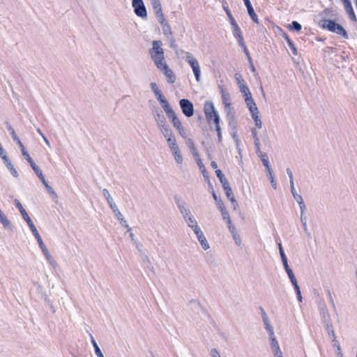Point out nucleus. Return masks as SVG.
<instances>
[{"label":"nucleus","instance_id":"obj_1","mask_svg":"<svg viewBox=\"0 0 357 357\" xmlns=\"http://www.w3.org/2000/svg\"><path fill=\"white\" fill-rule=\"evenodd\" d=\"M162 46V43L161 40H153L152 48L149 50V54L158 69L165 76L167 82L169 84H174L176 81V75L165 61L164 50Z\"/></svg>","mask_w":357,"mask_h":357},{"label":"nucleus","instance_id":"obj_2","mask_svg":"<svg viewBox=\"0 0 357 357\" xmlns=\"http://www.w3.org/2000/svg\"><path fill=\"white\" fill-rule=\"evenodd\" d=\"M5 124L6 126V128L10 132V135L12 136V138H13V141L15 142L18 144V146H20V148L21 149L22 155L27 160V162L30 164V165L32 167V169H33L34 168L37 167L38 165L34 162V161L33 160V159L31 158V157L29 154V153L26 151L25 146H24L22 142H21L20 139L17 135V134H16L14 128L11 126V124L8 121H6Z\"/></svg>","mask_w":357,"mask_h":357},{"label":"nucleus","instance_id":"obj_3","mask_svg":"<svg viewBox=\"0 0 357 357\" xmlns=\"http://www.w3.org/2000/svg\"><path fill=\"white\" fill-rule=\"evenodd\" d=\"M321 26L331 32H334L344 38H348V34L343 26L331 20H324L321 21Z\"/></svg>","mask_w":357,"mask_h":357},{"label":"nucleus","instance_id":"obj_4","mask_svg":"<svg viewBox=\"0 0 357 357\" xmlns=\"http://www.w3.org/2000/svg\"><path fill=\"white\" fill-rule=\"evenodd\" d=\"M317 296L318 298L317 300V303L318 305V310L321 319V322L324 324V326H330V324H332V322L327 306L324 301L319 297L318 294Z\"/></svg>","mask_w":357,"mask_h":357},{"label":"nucleus","instance_id":"obj_5","mask_svg":"<svg viewBox=\"0 0 357 357\" xmlns=\"http://www.w3.org/2000/svg\"><path fill=\"white\" fill-rule=\"evenodd\" d=\"M204 110L206 118L208 122L211 120H213L214 123L220 122V116L211 101H206L204 103Z\"/></svg>","mask_w":357,"mask_h":357},{"label":"nucleus","instance_id":"obj_6","mask_svg":"<svg viewBox=\"0 0 357 357\" xmlns=\"http://www.w3.org/2000/svg\"><path fill=\"white\" fill-rule=\"evenodd\" d=\"M182 52L185 53L186 54L185 61L189 63V65L191 66L193 73L195 75L196 81L197 82H200V77H201V70H200V66L197 61V60L193 57L192 54L188 52L182 51Z\"/></svg>","mask_w":357,"mask_h":357},{"label":"nucleus","instance_id":"obj_7","mask_svg":"<svg viewBox=\"0 0 357 357\" xmlns=\"http://www.w3.org/2000/svg\"><path fill=\"white\" fill-rule=\"evenodd\" d=\"M31 232L33 233V236L36 238V240L38 241V245L40 248L43 253L45 256L47 260L49 261V263L51 265L56 266L55 261L54 260V259L52 257V255L50 254V252H49L47 247L45 246V243H43V241L41 236H40L37 229H36L35 230L32 231Z\"/></svg>","mask_w":357,"mask_h":357},{"label":"nucleus","instance_id":"obj_8","mask_svg":"<svg viewBox=\"0 0 357 357\" xmlns=\"http://www.w3.org/2000/svg\"><path fill=\"white\" fill-rule=\"evenodd\" d=\"M179 105L183 114L187 117H191L194 114L193 104L188 99H181Z\"/></svg>","mask_w":357,"mask_h":357},{"label":"nucleus","instance_id":"obj_9","mask_svg":"<svg viewBox=\"0 0 357 357\" xmlns=\"http://www.w3.org/2000/svg\"><path fill=\"white\" fill-rule=\"evenodd\" d=\"M132 7L135 13L141 17H145L147 15L146 9L142 0H133Z\"/></svg>","mask_w":357,"mask_h":357},{"label":"nucleus","instance_id":"obj_10","mask_svg":"<svg viewBox=\"0 0 357 357\" xmlns=\"http://www.w3.org/2000/svg\"><path fill=\"white\" fill-rule=\"evenodd\" d=\"M235 80L239 87V90L243 96L250 93L247 84H245V80L243 79L240 73H236L234 75Z\"/></svg>","mask_w":357,"mask_h":357},{"label":"nucleus","instance_id":"obj_11","mask_svg":"<svg viewBox=\"0 0 357 357\" xmlns=\"http://www.w3.org/2000/svg\"><path fill=\"white\" fill-rule=\"evenodd\" d=\"M33 170L34 171L36 174L38 176V178L40 179L42 183L45 185V186L47 188L49 193L51 194L52 195H54L55 197H57L56 193L54 192L53 188L48 185V183H47V181L45 178V176L43 174L42 171L40 169L38 166L37 167L34 168Z\"/></svg>","mask_w":357,"mask_h":357},{"label":"nucleus","instance_id":"obj_12","mask_svg":"<svg viewBox=\"0 0 357 357\" xmlns=\"http://www.w3.org/2000/svg\"><path fill=\"white\" fill-rule=\"evenodd\" d=\"M260 310H261V317H262L263 322H264L266 330L267 331L269 336H273V334H274L273 327L271 324V322L268 317L267 314L266 313V312L261 307H260Z\"/></svg>","mask_w":357,"mask_h":357},{"label":"nucleus","instance_id":"obj_13","mask_svg":"<svg viewBox=\"0 0 357 357\" xmlns=\"http://www.w3.org/2000/svg\"><path fill=\"white\" fill-rule=\"evenodd\" d=\"M224 190L225 191V194L227 199L231 202L234 209H236L238 204L233 195L231 188H230L229 185H228L227 186V188H224Z\"/></svg>","mask_w":357,"mask_h":357},{"label":"nucleus","instance_id":"obj_14","mask_svg":"<svg viewBox=\"0 0 357 357\" xmlns=\"http://www.w3.org/2000/svg\"><path fill=\"white\" fill-rule=\"evenodd\" d=\"M343 3H344V9H345L346 12L347 13V14L349 15L350 19L352 21H354V22L356 21V17L354 11L353 10L350 0L348 1H346Z\"/></svg>","mask_w":357,"mask_h":357},{"label":"nucleus","instance_id":"obj_15","mask_svg":"<svg viewBox=\"0 0 357 357\" xmlns=\"http://www.w3.org/2000/svg\"><path fill=\"white\" fill-rule=\"evenodd\" d=\"M160 132L167 139H170L171 137H174L172 129L168 124L160 128Z\"/></svg>","mask_w":357,"mask_h":357},{"label":"nucleus","instance_id":"obj_16","mask_svg":"<svg viewBox=\"0 0 357 357\" xmlns=\"http://www.w3.org/2000/svg\"><path fill=\"white\" fill-rule=\"evenodd\" d=\"M245 6L247 8L248 15H250V17L252 20V21L257 24H259V20H258L257 15H256L251 3L250 2L248 3H246V4H245Z\"/></svg>","mask_w":357,"mask_h":357},{"label":"nucleus","instance_id":"obj_17","mask_svg":"<svg viewBox=\"0 0 357 357\" xmlns=\"http://www.w3.org/2000/svg\"><path fill=\"white\" fill-rule=\"evenodd\" d=\"M20 213H21L22 216L23 217L24 220L28 224L31 231H32L35 230L36 229V227L34 225V224H33V221L31 220V219L30 218V217L29 216V215L26 213V210L23 211Z\"/></svg>","mask_w":357,"mask_h":357},{"label":"nucleus","instance_id":"obj_18","mask_svg":"<svg viewBox=\"0 0 357 357\" xmlns=\"http://www.w3.org/2000/svg\"><path fill=\"white\" fill-rule=\"evenodd\" d=\"M215 174H216L218 178H219V180L222 185V188H227V186L229 185V183L228 181L227 180V178L225 177V176L222 174V172H221V170L216 169Z\"/></svg>","mask_w":357,"mask_h":357},{"label":"nucleus","instance_id":"obj_19","mask_svg":"<svg viewBox=\"0 0 357 357\" xmlns=\"http://www.w3.org/2000/svg\"><path fill=\"white\" fill-rule=\"evenodd\" d=\"M174 200L180 213L188 208L185 202L182 200L180 197L176 196Z\"/></svg>","mask_w":357,"mask_h":357},{"label":"nucleus","instance_id":"obj_20","mask_svg":"<svg viewBox=\"0 0 357 357\" xmlns=\"http://www.w3.org/2000/svg\"><path fill=\"white\" fill-rule=\"evenodd\" d=\"M154 117H155V121L157 122L158 126L159 128H160L162 126L164 127V126L167 124L165 117L164 116L163 114L157 113L156 114L154 115Z\"/></svg>","mask_w":357,"mask_h":357},{"label":"nucleus","instance_id":"obj_21","mask_svg":"<svg viewBox=\"0 0 357 357\" xmlns=\"http://www.w3.org/2000/svg\"><path fill=\"white\" fill-rule=\"evenodd\" d=\"M89 335L91 337V344H93V348H94L96 355L98 357H104L100 349L99 348V347H98L97 342H96L94 337H93L92 334L90 333Z\"/></svg>","mask_w":357,"mask_h":357},{"label":"nucleus","instance_id":"obj_22","mask_svg":"<svg viewBox=\"0 0 357 357\" xmlns=\"http://www.w3.org/2000/svg\"><path fill=\"white\" fill-rule=\"evenodd\" d=\"M0 222L3 225L4 228H8L11 227L10 220L7 218L5 214L0 208Z\"/></svg>","mask_w":357,"mask_h":357},{"label":"nucleus","instance_id":"obj_23","mask_svg":"<svg viewBox=\"0 0 357 357\" xmlns=\"http://www.w3.org/2000/svg\"><path fill=\"white\" fill-rule=\"evenodd\" d=\"M151 3L155 13L162 11L160 0H151Z\"/></svg>","mask_w":357,"mask_h":357},{"label":"nucleus","instance_id":"obj_24","mask_svg":"<svg viewBox=\"0 0 357 357\" xmlns=\"http://www.w3.org/2000/svg\"><path fill=\"white\" fill-rule=\"evenodd\" d=\"M162 29L163 34L166 36V38L173 36L171 26L168 22L162 25Z\"/></svg>","mask_w":357,"mask_h":357},{"label":"nucleus","instance_id":"obj_25","mask_svg":"<svg viewBox=\"0 0 357 357\" xmlns=\"http://www.w3.org/2000/svg\"><path fill=\"white\" fill-rule=\"evenodd\" d=\"M244 98H245V102L246 103V105L248 108L250 107H253V106H255V102L254 101V99L252 98V94L251 93H249L243 96Z\"/></svg>","mask_w":357,"mask_h":357},{"label":"nucleus","instance_id":"obj_26","mask_svg":"<svg viewBox=\"0 0 357 357\" xmlns=\"http://www.w3.org/2000/svg\"><path fill=\"white\" fill-rule=\"evenodd\" d=\"M187 143H188V146H189L192 155H194L195 158L196 159V158H199V155L197 151V149L195 148L193 141L191 139H188L187 140Z\"/></svg>","mask_w":357,"mask_h":357},{"label":"nucleus","instance_id":"obj_27","mask_svg":"<svg viewBox=\"0 0 357 357\" xmlns=\"http://www.w3.org/2000/svg\"><path fill=\"white\" fill-rule=\"evenodd\" d=\"M169 119L171 121L172 123L173 124V126L175 128H177L183 126L181 121L177 117L176 113L174 114H173L172 116H169Z\"/></svg>","mask_w":357,"mask_h":357},{"label":"nucleus","instance_id":"obj_28","mask_svg":"<svg viewBox=\"0 0 357 357\" xmlns=\"http://www.w3.org/2000/svg\"><path fill=\"white\" fill-rule=\"evenodd\" d=\"M222 102L225 105V109L227 112V116H229L231 114V103L229 102V99L226 96H222Z\"/></svg>","mask_w":357,"mask_h":357},{"label":"nucleus","instance_id":"obj_29","mask_svg":"<svg viewBox=\"0 0 357 357\" xmlns=\"http://www.w3.org/2000/svg\"><path fill=\"white\" fill-rule=\"evenodd\" d=\"M197 239H198V241H199L202 248L204 250H208L210 248L209 244L207 242V240H206V238L204 235L198 237Z\"/></svg>","mask_w":357,"mask_h":357},{"label":"nucleus","instance_id":"obj_30","mask_svg":"<svg viewBox=\"0 0 357 357\" xmlns=\"http://www.w3.org/2000/svg\"><path fill=\"white\" fill-rule=\"evenodd\" d=\"M285 39L287 40V43L288 44L289 47L290 48V50L292 52V54L294 55H297L298 54V51H297V49H296L294 43L292 42V40L287 36H285Z\"/></svg>","mask_w":357,"mask_h":357},{"label":"nucleus","instance_id":"obj_31","mask_svg":"<svg viewBox=\"0 0 357 357\" xmlns=\"http://www.w3.org/2000/svg\"><path fill=\"white\" fill-rule=\"evenodd\" d=\"M290 188H291V192L294 199L296 201V202L298 203L299 202H302V200H303V197L301 195H298L296 192V189L294 188V184L290 185Z\"/></svg>","mask_w":357,"mask_h":357},{"label":"nucleus","instance_id":"obj_32","mask_svg":"<svg viewBox=\"0 0 357 357\" xmlns=\"http://www.w3.org/2000/svg\"><path fill=\"white\" fill-rule=\"evenodd\" d=\"M223 9L226 12L227 15L231 25L236 24V22L235 21L234 18L232 16V14L227 6L223 5Z\"/></svg>","mask_w":357,"mask_h":357},{"label":"nucleus","instance_id":"obj_33","mask_svg":"<svg viewBox=\"0 0 357 357\" xmlns=\"http://www.w3.org/2000/svg\"><path fill=\"white\" fill-rule=\"evenodd\" d=\"M162 108L168 118L175 114L174 111L173 110L169 102L163 105Z\"/></svg>","mask_w":357,"mask_h":357},{"label":"nucleus","instance_id":"obj_34","mask_svg":"<svg viewBox=\"0 0 357 357\" xmlns=\"http://www.w3.org/2000/svg\"><path fill=\"white\" fill-rule=\"evenodd\" d=\"M231 26L233 28V33H234V37H236L237 38L238 37L243 36L241 31L238 25L237 24V23L231 25Z\"/></svg>","mask_w":357,"mask_h":357},{"label":"nucleus","instance_id":"obj_35","mask_svg":"<svg viewBox=\"0 0 357 357\" xmlns=\"http://www.w3.org/2000/svg\"><path fill=\"white\" fill-rule=\"evenodd\" d=\"M258 156L261 158V160L264 167H268V164H269L268 157L266 153L260 152V154Z\"/></svg>","mask_w":357,"mask_h":357},{"label":"nucleus","instance_id":"obj_36","mask_svg":"<svg viewBox=\"0 0 357 357\" xmlns=\"http://www.w3.org/2000/svg\"><path fill=\"white\" fill-rule=\"evenodd\" d=\"M325 328L330 336V337L332 340H336V336L334 332V330L333 328V324H330V326H325Z\"/></svg>","mask_w":357,"mask_h":357},{"label":"nucleus","instance_id":"obj_37","mask_svg":"<svg viewBox=\"0 0 357 357\" xmlns=\"http://www.w3.org/2000/svg\"><path fill=\"white\" fill-rule=\"evenodd\" d=\"M155 15L158 19V21L161 24V26L167 23V22L166 21V20L165 18L162 11H161L160 13H155Z\"/></svg>","mask_w":357,"mask_h":357},{"label":"nucleus","instance_id":"obj_38","mask_svg":"<svg viewBox=\"0 0 357 357\" xmlns=\"http://www.w3.org/2000/svg\"><path fill=\"white\" fill-rule=\"evenodd\" d=\"M167 40H168L169 43V47L172 48L173 50H177L178 45L176 44V40L174 38V36L167 37Z\"/></svg>","mask_w":357,"mask_h":357},{"label":"nucleus","instance_id":"obj_39","mask_svg":"<svg viewBox=\"0 0 357 357\" xmlns=\"http://www.w3.org/2000/svg\"><path fill=\"white\" fill-rule=\"evenodd\" d=\"M252 118L253 119V120L255 123L256 127L259 129L261 128L262 123L259 118V114H254L253 116H252Z\"/></svg>","mask_w":357,"mask_h":357},{"label":"nucleus","instance_id":"obj_40","mask_svg":"<svg viewBox=\"0 0 357 357\" xmlns=\"http://www.w3.org/2000/svg\"><path fill=\"white\" fill-rule=\"evenodd\" d=\"M102 193H103V196L105 197L107 204L114 201L113 198L112 197V196L107 189H106V188L103 189Z\"/></svg>","mask_w":357,"mask_h":357},{"label":"nucleus","instance_id":"obj_41","mask_svg":"<svg viewBox=\"0 0 357 357\" xmlns=\"http://www.w3.org/2000/svg\"><path fill=\"white\" fill-rule=\"evenodd\" d=\"M195 160H196L197 164L199 166V169H201L204 176L206 177V176L205 175V173L206 171L205 167H204V164L202 163L200 158H196Z\"/></svg>","mask_w":357,"mask_h":357},{"label":"nucleus","instance_id":"obj_42","mask_svg":"<svg viewBox=\"0 0 357 357\" xmlns=\"http://www.w3.org/2000/svg\"><path fill=\"white\" fill-rule=\"evenodd\" d=\"M185 220L189 227L197 223V221L195 219L192 215L185 219Z\"/></svg>","mask_w":357,"mask_h":357},{"label":"nucleus","instance_id":"obj_43","mask_svg":"<svg viewBox=\"0 0 357 357\" xmlns=\"http://www.w3.org/2000/svg\"><path fill=\"white\" fill-rule=\"evenodd\" d=\"M269 339L271 349L279 346V343L276 340L275 334H273V336H269Z\"/></svg>","mask_w":357,"mask_h":357},{"label":"nucleus","instance_id":"obj_44","mask_svg":"<svg viewBox=\"0 0 357 357\" xmlns=\"http://www.w3.org/2000/svg\"><path fill=\"white\" fill-rule=\"evenodd\" d=\"M271 350H272V352L273 354L274 357H282V356H282V351L280 350V346L274 347V348H272Z\"/></svg>","mask_w":357,"mask_h":357},{"label":"nucleus","instance_id":"obj_45","mask_svg":"<svg viewBox=\"0 0 357 357\" xmlns=\"http://www.w3.org/2000/svg\"><path fill=\"white\" fill-rule=\"evenodd\" d=\"M7 168L8 169V170L10 171V172L14 177H18V176H19L18 172L16 170V169L14 167L13 164H8V166H7Z\"/></svg>","mask_w":357,"mask_h":357},{"label":"nucleus","instance_id":"obj_46","mask_svg":"<svg viewBox=\"0 0 357 357\" xmlns=\"http://www.w3.org/2000/svg\"><path fill=\"white\" fill-rule=\"evenodd\" d=\"M150 86H151V90L153 91V92L155 95V96L159 95L161 93L160 91L158 89L156 83L151 82L150 84Z\"/></svg>","mask_w":357,"mask_h":357},{"label":"nucleus","instance_id":"obj_47","mask_svg":"<svg viewBox=\"0 0 357 357\" xmlns=\"http://www.w3.org/2000/svg\"><path fill=\"white\" fill-rule=\"evenodd\" d=\"M291 28L296 31H300L302 29V26L298 22L293 21L291 24Z\"/></svg>","mask_w":357,"mask_h":357},{"label":"nucleus","instance_id":"obj_48","mask_svg":"<svg viewBox=\"0 0 357 357\" xmlns=\"http://www.w3.org/2000/svg\"><path fill=\"white\" fill-rule=\"evenodd\" d=\"M173 155H174V159H175V160H176V162L177 163H178V164H181L182 163V162H183V156H182L180 151L176 152V153H174Z\"/></svg>","mask_w":357,"mask_h":357},{"label":"nucleus","instance_id":"obj_49","mask_svg":"<svg viewBox=\"0 0 357 357\" xmlns=\"http://www.w3.org/2000/svg\"><path fill=\"white\" fill-rule=\"evenodd\" d=\"M214 123L215 124V130H216L217 134H218V141L221 142L222 137V134H221V128H220V122Z\"/></svg>","mask_w":357,"mask_h":357},{"label":"nucleus","instance_id":"obj_50","mask_svg":"<svg viewBox=\"0 0 357 357\" xmlns=\"http://www.w3.org/2000/svg\"><path fill=\"white\" fill-rule=\"evenodd\" d=\"M176 129L178 130V133H179V135H180L183 138H186V137H187V133H186V132H185V128H184V127H183V126H180V127H178V128H176Z\"/></svg>","mask_w":357,"mask_h":357},{"label":"nucleus","instance_id":"obj_51","mask_svg":"<svg viewBox=\"0 0 357 357\" xmlns=\"http://www.w3.org/2000/svg\"><path fill=\"white\" fill-rule=\"evenodd\" d=\"M34 285L36 287L38 291L41 293L42 297L45 299L47 298V295L43 291V289L40 284H39L38 282H34Z\"/></svg>","mask_w":357,"mask_h":357},{"label":"nucleus","instance_id":"obj_52","mask_svg":"<svg viewBox=\"0 0 357 357\" xmlns=\"http://www.w3.org/2000/svg\"><path fill=\"white\" fill-rule=\"evenodd\" d=\"M167 144H168V146H169V149L171 147H173L174 146L178 145L176 144V140L175 137H171L170 139H167Z\"/></svg>","mask_w":357,"mask_h":357},{"label":"nucleus","instance_id":"obj_53","mask_svg":"<svg viewBox=\"0 0 357 357\" xmlns=\"http://www.w3.org/2000/svg\"><path fill=\"white\" fill-rule=\"evenodd\" d=\"M298 204L301 209V216H303L305 214V211L306 210L305 205L303 200H302V202H299Z\"/></svg>","mask_w":357,"mask_h":357},{"label":"nucleus","instance_id":"obj_54","mask_svg":"<svg viewBox=\"0 0 357 357\" xmlns=\"http://www.w3.org/2000/svg\"><path fill=\"white\" fill-rule=\"evenodd\" d=\"M181 213V215H182V216H183L184 220L192 215V213H191L190 210L189 209V208H188L187 209L183 211Z\"/></svg>","mask_w":357,"mask_h":357},{"label":"nucleus","instance_id":"obj_55","mask_svg":"<svg viewBox=\"0 0 357 357\" xmlns=\"http://www.w3.org/2000/svg\"><path fill=\"white\" fill-rule=\"evenodd\" d=\"M232 237L235 244L238 246H240L241 245V239L240 235L238 234L236 235H234Z\"/></svg>","mask_w":357,"mask_h":357},{"label":"nucleus","instance_id":"obj_56","mask_svg":"<svg viewBox=\"0 0 357 357\" xmlns=\"http://www.w3.org/2000/svg\"><path fill=\"white\" fill-rule=\"evenodd\" d=\"M287 174L289 178V183L290 185H293L294 184V176H293V174L291 171V169L289 168H287Z\"/></svg>","mask_w":357,"mask_h":357},{"label":"nucleus","instance_id":"obj_57","mask_svg":"<svg viewBox=\"0 0 357 357\" xmlns=\"http://www.w3.org/2000/svg\"><path fill=\"white\" fill-rule=\"evenodd\" d=\"M216 205L219 210L220 211V213L226 209L225 206H224L223 202L220 199H218V202H216Z\"/></svg>","mask_w":357,"mask_h":357},{"label":"nucleus","instance_id":"obj_58","mask_svg":"<svg viewBox=\"0 0 357 357\" xmlns=\"http://www.w3.org/2000/svg\"><path fill=\"white\" fill-rule=\"evenodd\" d=\"M327 294H328V298H329V301H330L332 307H333V309L335 310L336 307H335V302L333 301V296H332L331 291L328 290L327 291Z\"/></svg>","mask_w":357,"mask_h":357},{"label":"nucleus","instance_id":"obj_59","mask_svg":"<svg viewBox=\"0 0 357 357\" xmlns=\"http://www.w3.org/2000/svg\"><path fill=\"white\" fill-rule=\"evenodd\" d=\"M14 202L15 204V206L16 207L19 209L20 212H22L23 211H24L25 209L23 208L22 204L20 203V202L17 199H15L14 200Z\"/></svg>","mask_w":357,"mask_h":357},{"label":"nucleus","instance_id":"obj_60","mask_svg":"<svg viewBox=\"0 0 357 357\" xmlns=\"http://www.w3.org/2000/svg\"><path fill=\"white\" fill-rule=\"evenodd\" d=\"M108 205L109 206V207L112 210L113 213H115L117 211H119L118 206H117V205L115 204V202L114 201L110 202V203H109Z\"/></svg>","mask_w":357,"mask_h":357},{"label":"nucleus","instance_id":"obj_61","mask_svg":"<svg viewBox=\"0 0 357 357\" xmlns=\"http://www.w3.org/2000/svg\"><path fill=\"white\" fill-rule=\"evenodd\" d=\"M114 213L120 222L124 220L123 216L119 210Z\"/></svg>","mask_w":357,"mask_h":357},{"label":"nucleus","instance_id":"obj_62","mask_svg":"<svg viewBox=\"0 0 357 357\" xmlns=\"http://www.w3.org/2000/svg\"><path fill=\"white\" fill-rule=\"evenodd\" d=\"M269 179H270V181H271V185L272 187L274 188V189H276L277 188V183L274 179V176L273 174L270 175L268 176Z\"/></svg>","mask_w":357,"mask_h":357},{"label":"nucleus","instance_id":"obj_63","mask_svg":"<svg viewBox=\"0 0 357 357\" xmlns=\"http://www.w3.org/2000/svg\"><path fill=\"white\" fill-rule=\"evenodd\" d=\"M221 215H222V219L225 221L230 218L229 215V213L227 211V209H225V211H222L221 212Z\"/></svg>","mask_w":357,"mask_h":357},{"label":"nucleus","instance_id":"obj_64","mask_svg":"<svg viewBox=\"0 0 357 357\" xmlns=\"http://www.w3.org/2000/svg\"><path fill=\"white\" fill-rule=\"evenodd\" d=\"M211 355L212 357H221L220 354L216 349H212L211 350Z\"/></svg>","mask_w":357,"mask_h":357}]
</instances>
